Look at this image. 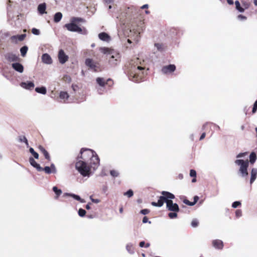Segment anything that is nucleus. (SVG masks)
Wrapping results in <instances>:
<instances>
[{"instance_id": "nucleus-1", "label": "nucleus", "mask_w": 257, "mask_h": 257, "mask_svg": "<svg viewBox=\"0 0 257 257\" xmlns=\"http://www.w3.org/2000/svg\"><path fill=\"white\" fill-rule=\"evenodd\" d=\"M80 156L78 157V161L75 167L78 171L84 177L89 176L90 167L96 170L99 165V159L96 153L92 150L82 148Z\"/></svg>"}, {"instance_id": "nucleus-2", "label": "nucleus", "mask_w": 257, "mask_h": 257, "mask_svg": "<svg viewBox=\"0 0 257 257\" xmlns=\"http://www.w3.org/2000/svg\"><path fill=\"white\" fill-rule=\"evenodd\" d=\"M126 73L130 80L135 82H139L145 75L144 68L140 66H137L130 63L127 66Z\"/></svg>"}, {"instance_id": "nucleus-3", "label": "nucleus", "mask_w": 257, "mask_h": 257, "mask_svg": "<svg viewBox=\"0 0 257 257\" xmlns=\"http://www.w3.org/2000/svg\"><path fill=\"white\" fill-rule=\"evenodd\" d=\"M100 51L104 54L109 56L108 63L111 66L114 67L119 63L121 56L117 51L105 47L101 48Z\"/></svg>"}, {"instance_id": "nucleus-4", "label": "nucleus", "mask_w": 257, "mask_h": 257, "mask_svg": "<svg viewBox=\"0 0 257 257\" xmlns=\"http://www.w3.org/2000/svg\"><path fill=\"white\" fill-rule=\"evenodd\" d=\"M161 193L162 195L159 197L158 202H152L151 203L153 206L161 207L163 206L165 202L166 203L167 206V202H171L172 199L175 198V195L170 192L163 191Z\"/></svg>"}, {"instance_id": "nucleus-5", "label": "nucleus", "mask_w": 257, "mask_h": 257, "mask_svg": "<svg viewBox=\"0 0 257 257\" xmlns=\"http://www.w3.org/2000/svg\"><path fill=\"white\" fill-rule=\"evenodd\" d=\"M64 27L70 32H77L80 34L86 35L88 33L87 30L85 28H81L78 26L75 23L72 22L70 20V23L66 24Z\"/></svg>"}, {"instance_id": "nucleus-6", "label": "nucleus", "mask_w": 257, "mask_h": 257, "mask_svg": "<svg viewBox=\"0 0 257 257\" xmlns=\"http://www.w3.org/2000/svg\"><path fill=\"white\" fill-rule=\"evenodd\" d=\"M234 163L240 166L239 172L242 177H246L248 176L247 168L248 167L249 162L247 160L242 159L236 160Z\"/></svg>"}, {"instance_id": "nucleus-7", "label": "nucleus", "mask_w": 257, "mask_h": 257, "mask_svg": "<svg viewBox=\"0 0 257 257\" xmlns=\"http://www.w3.org/2000/svg\"><path fill=\"white\" fill-rule=\"evenodd\" d=\"M96 82L100 87V88L97 89L98 93L99 94H101L102 93V91H103V89L102 88H104L107 85H108L109 86H111L113 84L112 80L110 78L105 79L104 78L97 77L96 79Z\"/></svg>"}, {"instance_id": "nucleus-8", "label": "nucleus", "mask_w": 257, "mask_h": 257, "mask_svg": "<svg viewBox=\"0 0 257 257\" xmlns=\"http://www.w3.org/2000/svg\"><path fill=\"white\" fill-rule=\"evenodd\" d=\"M176 69V66L174 64H169L164 66L162 68V72L164 74H167L173 72Z\"/></svg>"}, {"instance_id": "nucleus-9", "label": "nucleus", "mask_w": 257, "mask_h": 257, "mask_svg": "<svg viewBox=\"0 0 257 257\" xmlns=\"http://www.w3.org/2000/svg\"><path fill=\"white\" fill-rule=\"evenodd\" d=\"M58 59L59 62L61 64H63L68 61V56L65 54L63 50L61 49L59 51Z\"/></svg>"}, {"instance_id": "nucleus-10", "label": "nucleus", "mask_w": 257, "mask_h": 257, "mask_svg": "<svg viewBox=\"0 0 257 257\" xmlns=\"http://www.w3.org/2000/svg\"><path fill=\"white\" fill-rule=\"evenodd\" d=\"M167 209L172 212H179V207L178 205L176 203H173V201L171 202H167Z\"/></svg>"}, {"instance_id": "nucleus-11", "label": "nucleus", "mask_w": 257, "mask_h": 257, "mask_svg": "<svg viewBox=\"0 0 257 257\" xmlns=\"http://www.w3.org/2000/svg\"><path fill=\"white\" fill-rule=\"evenodd\" d=\"M43 171L47 174H50L51 173L55 174L57 172V169L53 163H52L50 167L46 166L44 168H42V171Z\"/></svg>"}, {"instance_id": "nucleus-12", "label": "nucleus", "mask_w": 257, "mask_h": 257, "mask_svg": "<svg viewBox=\"0 0 257 257\" xmlns=\"http://www.w3.org/2000/svg\"><path fill=\"white\" fill-rule=\"evenodd\" d=\"M5 58L9 62H16L19 60V57L16 54L13 53H7L5 55Z\"/></svg>"}, {"instance_id": "nucleus-13", "label": "nucleus", "mask_w": 257, "mask_h": 257, "mask_svg": "<svg viewBox=\"0 0 257 257\" xmlns=\"http://www.w3.org/2000/svg\"><path fill=\"white\" fill-rule=\"evenodd\" d=\"M41 59L43 63L46 64L50 65L53 62L51 56L47 53L43 54L42 56Z\"/></svg>"}, {"instance_id": "nucleus-14", "label": "nucleus", "mask_w": 257, "mask_h": 257, "mask_svg": "<svg viewBox=\"0 0 257 257\" xmlns=\"http://www.w3.org/2000/svg\"><path fill=\"white\" fill-rule=\"evenodd\" d=\"M20 86L26 89L31 90L35 86L34 83L32 81L22 82L20 83Z\"/></svg>"}, {"instance_id": "nucleus-15", "label": "nucleus", "mask_w": 257, "mask_h": 257, "mask_svg": "<svg viewBox=\"0 0 257 257\" xmlns=\"http://www.w3.org/2000/svg\"><path fill=\"white\" fill-rule=\"evenodd\" d=\"M26 37V35L21 34V35H14L11 37V40L12 42L17 43L18 41H23Z\"/></svg>"}, {"instance_id": "nucleus-16", "label": "nucleus", "mask_w": 257, "mask_h": 257, "mask_svg": "<svg viewBox=\"0 0 257 257\" xmlns=\"http://www.w3.org/2000/svg\"><path fill=\"white\" fill-rule=\"evenodd\" d=\"M212 245L218 249H222L223 247V241L219 239H215L212 241Z\"/></svg>"}, {"instance_id": "nucleus-17", "label": "nucleus", "mask_w": 257, "mask_h": 257, "mask_svg": "<svg viewBox=\"0 0 257 257\" xmlns=\"http://www.w3.org/2000/svg\"><path fill=\"white\" fill-rule=\"evenodd\" d=\"M12 68L16 71L19 73H22L24 71V67L20 63L16 62L12 64Z\"/></svg>"}, {"instance_id": "nucleus-18", "label": "nucleus", "mask_w": 257, "mask_h": 257, "mask_svg": "<svg viewBox=\"0 0 257 257\" xmlns=\"http://www.w3.org/2000/svg\"><path fill=\"white\" fill-rule=\"evenodd\" d=\"M64 196H70L74 198V199L79 201L81 203H84L85 202V201L84 199L81 198V197L76 194H73V193H65L64 194Z\"/></svg>"}, {"instance_id": "nucleus-19", "label": "nucleus", "mask_w": 257, "mask_h": 257, "mask_svg": "<svg viewBox=\"0 0 257 257\" xmlns=\"http://www.w3.org/2000/svg\"><path fill=\"white\" fill-rule=\"evenodd\" d=\"M29 162L33 167L35 168L38 171H42V167H41L40 165L35 161L33 158L30 157L29 158Z\"/></svg>"}, {"instance_id": "nucleus-20", "label": "nucleus", "mask_w": 257, "mask_h": 257, "mask_svg": "<svg viewBox=\"0 0 257 257\" xmlns=\"http://www.w3.org/2000/svg\"><path fill=\"white\" fill-rule=\"evenodd\" d=\"M85 65L92 69H95L96 68V63L90 58H87L85 62Z\"/></svg>"}, {"instance_id": "nucleus-21", "label": "nucleus", "mask_w": 257, "mask_h": 257, "mask_svg": "<svg viewBox=\"0 0 257 257\" xmlns=\"http://www.w3.org/2000/svg\"><path fill=\"white\" fill-rule=\"evenodd\" d=\"M98 38L100 40L104 42H109L110 40V36L105 32H101L98 34Z\"/></svg>"}, {"instance_id": "nucleus-22", "label": "nucleus", "mask_w": 257, "mask_h": 257, "mask_svg": "<svg viewBox=\"0 0 257 257\" xmlns=\"http://www.w3.org/2000/svg\"><path fill=\"white\" fill-rule=\"evenodd\" d=\"M46 4L44 3L40 4L38 5V11L41 15H43L46 13Z\"/></svg>"}, {"instance_id": "nucleus-23", "label": "nucleus", "mask_w": 257, "mask_h": 257, "mask_svg": "<svg viewBox=\"0 0 257 257\" xmlns=\"http://www.w3.org/2000/svg\"><path fill=\"white\" fill-rule=\"evenodd\" d=\"M39 150L43 154L45 158L48 161L50 160V157L49 153L46 150V149L42 146L39 147Z\"/></svg>"}, {"instance_id": "nucleus-24", "label": "nucleus", "mask_w": 257, "mask_h": 257, "mask_svg": "<svg viewBox=\"0 0 257 257\" xmlns=\"http://www.w3.org/2000/svg\"><path fill=\"white\" fill-rule=\"evenodd\" d=\"M257 175V169L256 168H253L251 170V177L250 180V184H252L254 180H255L256 178Z\"/></svg>"}, {"instance_id": "nucleus-25", "label": "nucleus", "mask_w": 257, "mask_h": 257, "mask_svg": "<svg viewBox=\"0 0 257 257\" xmlns=\"http://www.w3.org/2000/svg\"><path fill=\"white\" fill-rule=\"evenodd\" d=\"M59 97L61 99L63 100L64 102H66V101L69 98V95L66 91H61L59 93Z\"/></svg>"}, {"instance_id": "nucleus-26", "label": "nucleus", "mask_w": 257, "mask_h": 257, "mask_svg": "<svg viewBox=\"0 0 257 257\" xmlns=\"http://www.w3.org/2000/svg\"><path fill=\"white\" fill-rule=\"evenodd\" d=\"M127 251L131 254L135 253L134 248L133 244L132 243H128L125 246Z\"/></svg>"}, {"instance_id": "nucleus-27", "label": "nucleus", "mask_w": 257, "mask_h": 257, "mask_svg": "<svg viewBox=\"0 0 257 257\" xmlns=\"http://www.w3.org/2000/svg\"><path fill=\"white\" fill-rule=\"evenodd\" d=\"M62 14L61 12L56 13L54 16V21L55 23L59 22L62 18Z\"/></svg>"}, {"instance_id": "nucleus-28", "label": "nucleus", "mask_w": 257, "mask_h": 257, "mask_svg": "<svg viewBox=\"0 0 257 257\" xmlns=\"http://www.w3.org/2000/svg\"><path fill=\"white\" fill-rule=\"evenodd\" d=\"M18 141L20 143H24L27 147H29L28 141L26 137L24 136H20L18 137Z\"/></svg>"}, {"instance_id": "nucleus-29", "label": "nucleus", "mask_w": 257, "mask_h": 257, "mask_svg": "<svg viewBox=\"0 0 257 257\" xmlns=\"http://www.w3.org/2000/svg\"><path fill=\"white\" fill-rule=\"evenodd\" d=\"M35 91L39 93H41L42 94H45L47 92L46 88L44 86H42L41 87H36L35 88Z\"/></svg>"}, {"instance_id": "nucleus-30", "label": "nucleus", "mask_w": 257, "mask_h": 257, "mask_svg": "<svg viewBox=\"0 0 257 257\" xmlns=\"http://www.w3.org/2000/svg\"><path fill=\"white\" fill-rule=\"evenodd\" d=\"M234 3L236 9L239 12L243 13L244 11V9L240 6V3L238 1H236Z\"/></svg>"}, {"instance_id": "nucleus-31", "label": "nucleus", "mask_w": 257, "mask_h": 257, "mask_svg": "<svg viewBox=\"0 0 257 257\" xmlns=\"http://www.w3.org/2000/svg\"><path fill=\"white\" fill-rule=\"evenodd\" d=\"M155 47L159 52H162L165 50L164 45L161 43H155Z\"/></svg>"}, {"instance_id": "nucleus-32", "label": "nucleus", "mask_w": 257, "mask_h": 257, "mask_svg": "<svg viewBox=\"0 0 257 257\" xmlns=\"http://www.w3.org/2000/svg\"><path fill=\"white\" fill-rule=\"evenodd\" d=\"M256 160V155L254 152H252L249 155V162L253 164Z\"/></svg>"}, {"instance_id": "nucleus-33", "label": "nucleus", "mask_w": 257, "mask_h": 257, "mask_svg": "<svg viewBox=\"0 0 257 257\" xmlns=\"http://www.w3.org/2000/svg\"><path fill=\"white\" fill-rule=\"evenodd\" d=\"M52 190L56 195V198H58L62 194V190L60 189H58L56 186H54L52 188Z\"/></svg>"}, {"instance_id": "nucleus-34", "label": "nucleus", "mask_w": 257, "mask_h": 257, "mask_svg": "<svg viewBox=\"0 0 257 257\" xmlns=\"http://www.w3.org/2000/svg\"><path fill=\"white\" fill-rule=\"evenodd\" d=\"M28 47L26 46H23L20 49L21 54L23 57H24L26 55V54L28 51Z\"/></svg>"}, {"instance_id": "nucleus-35", "label": "nucleus", "mask_w": 257, "mask_h": 257, "mask_svg": "<svg viewBox=\"0 0 257 257\" xmlns=\"http://www.w3.org/2000/svg\"><path fill=\"white\" fill-rule=\"evenodd\" d=\"M110 175L114 177V178H115V177H117L119 176V173L118 171L117 170H111L110 171Z\"/></svg>"}, {"instance_id": "nucleus-36", "label": "nucleus", "mask_w": 257, "mask_h": 257, "mask_svg": "<svg viewBox=\"0 0 257 257\" xmlns=\"http://www.w3.org/2000/svg\"><path fill=\"white\" fill-rule=\"evenodd\" d=\"M29 151L35 159H38L39 158V154L35 151L33 148H30Z\"/></svg>"}, {"instance_id": "nucleus-37", "label": "nucleus", "mask_w": 257, "mask_h": 257, "mask_svg": "<svg viewBox=\"0 0 257 257\" xmlns=\"http://www.w3.org/2000/svg\"><path fill=\"white\" fill-rule=\"evenodd\" d=\"M71 20H72V22H74L75 23L85 22V21L83 19L77 17H73L71 19Z\"/></svg>"}, {"instance_id": "nucleus-38", "label": "nucleus", "mask_w": 257, "mask_h": 257, "mask_svg": "<svg viewBox=\"0 0 257 257\" xmlns=\"http://www.w3.org/2000/svg\"><path fill=\"white\" fill-rule=\"evenodd\" d=\"M124 196H127L128 198L132 197L134 195V192L132 189H129L126 192L123 193Z\"/></svg>"}, {"instance_id": "nucleus-39", "label": "nucleus", "mask_w": 257, "mask_h": 257, "mask_svg": "<svg viewBox=\"0 0 257 257\" xmlns=\"http://www.w3.org/2000/svg\"><path fill=\"white\" fill-rule=\"evenodd\" d=\"M63 79L65 82L69 83L71 82V78L70 76L68 75H65L63 76Z\"/></svg>"}, {"instance_id": "nucleus-40", "label": "nucleus", "mask_w": 257, "mask_h": 257, "mask_svg": "<svg viewBox=\"0 0 257 257\" xmlns=\"http://www.w3.org/2000/svg\"><path fill=\"white\" fill-rule=\"evenodd\" d=\"M78 213L80 217H84L85 215L86 211L82 208H80L78 210Z\"/></svg>"}, {"instance_id": "nucleus-41", "label": "nucleus", "mask_w": 257, "mask_h": 257, "mask_svg": "<svg viewBox=\"0 0 257 257\" xmlns=\"http://www.w3.org/2000/svg\"><path fill=\"white\" fill-rule=\"evenodd\" d=\"M198 224H199V222L198 221L197 219H194L192 220V222H191V226L193 227H196L198 226Z\"/></svg>"}, {"instance_id": "nucleus-42", "label": "nucleus", "mask_w": 257, "mask_h": 257, "mask_svg": "<svg viewBox=\"0 0 257 257\" xmlns=\"http://www.w3.org/2000/svg\"><path fill=\"white\" fill-rule=\"evenodd\" d=\"M177 212H170L168 214V216L170 218H171V219H173V218H176L177 217Z\"/></svg>"}, {"instance_id": "nucleus-43", "label": "nucleus", "mask_w": 257, "mask_h": 257, "mask_svg": "<svg viewBox=\"0 0 257 257\" xmlns=\"http://www.w3.org/2000/svg\"><path fill=\"white\" fill-rule=\"evenodd\" d=\"M241 205V203L240 201H234L232 204V207L234 208H237L238 206H240Z\"/></svg>"}, {"instance_id": "nucleus-44", "label": "nucleus", "mask_w": 257, "mask_h": 257, "mask_svg": "<svg viewBox=\"0 0 257 257\" xmlns=\"http://www.w3.org/2000/svg\"><path fill=\"white\" fill-rule=\"evenodd\" d=\"M32 33L35 35H39L40 34L39 30L36 28H33L32 29Z\"/></svg>"}, {"instance_id": "nucleus-45", "label": "nucleus", "mask_w": 257, "mask_h": 257, "mask_svg": "<svg viewBox=\"0 0 257 257\" xmlns=\"http://www.w3.org/2000/svg\"><path fill=\"white\" fill-rule=\"evenodd\" d=\"M190 176L191 177H196V172L195 170L191 169L190 171Z\"/></svg>"}, {"instance_id": "nucleus-46", "label": "nucleus", "mask_w": 257, "mask_h": 257, "mask_svg": "<svg viewBox=\"0 0 257 257\" xmlns=\"http://www.w3.org/2000/svg\"><path fill=\"white\" fill-rule=\"evenodd\" d=\"M183 203H185L186 205H189V206H193L194 205L193 202H190L187 199H184L183 200Z\"/></svg>"}, {"instance_id": "nucleus-47", "label": "nucleus", "mask_w": 257, "mask_h": 257, "mask_svg": "<svg viewBox=\"0 0 257 257\" xmlns=\"http://www.w3.org/2000/svg\"><path fill=\"white\" fill-rule=\"evenodd\" d=\"M257 110V100L254 102L253 106L252 109V112L254 113Z\"/></svg>"}, {"instance_id": "nucleus-48", "label": "nucleus", "mask_w": 257, "mask_h": 257, "mask_svg": "<svg viewBox=\"0 0 257 257\" xmlns=\"http://www.w3.org/2000/svg\"><path fill=\"white\" fill-rule=\"evenodd\" d=\"M247 154V152L240 153L238 155H236V158H242V157H244V156H245Z\"/></svg>"}, {"instance_id": "nucleus-49", "label": "nucleus", "mask_w": 257, "mask_h": 257, "mask_svg": "<svg viewBox=\"0 0 257 257\" xmlns=\"http://www.w3.org/2000/svg\"><path fill=\"white\" fill-rule=\"evenodd\" d=\"M237 19L240 21H245L246 20L247 18L245 16H243L242 15H239L237 16Z\"/></svg>"}, {"instance_id": "nucleus-50", "label": "nucleus", "mask_w": 257, "mask_h": 257, "mask_svg": "<svg viewBox=\"0 0 257 257\" xmlns=\"http://www.w3.org/2000/svg\"><path fill=\"white\" fill-rule=\"evenodd\" d=\"M150 212V210L148 209H144L141 210L140 213L142 214L146 215Z\"/></svg>"}, {"instance_id": "nucleus-51", "label": "nucleus", "mask_w": 257, "mask_h": 257, "mask_svg": "<svg viewBox=\"0 0 257 257\" xmlns=\"http://www.w3.org/2000/svg\"><path fill=\"white\" fill-rule=\"evenodd\" d=\"M235 215L236 217H240L242 215L241 210L240 209L236 210L235 211Z\"/></svg>"}, {"instance_id": "nucleus-52", "label": "nucleus", "mask_w": 257, "mask_h": 257, "mask_svg": "<svg viewBox=\"0 0 257 257\" xmlns=\"http://www.w3.org/2000/svg\"><path fill=\"white\" fill-rule=\"evenodd\" d=\"M90 199L91 200V201L95 203H98L100 202V200L98 199H94L91 196L90 197Z\"/></svg>"}, {"instance_id": "nucleus-53", "label": "nucleus", "mask_w": 257, "mask_h": 257, "mask_svg": "<svg viewBox=\"0 0 257 257\" xmlns=\"http://www.w3.org/2000/svg\"><path fill=\"white\" fill-rule=\"evenodd\" d=\"M143 222L144 223H146L147 222H148L150 224L151 223V222L150 221H149L148 217L146 216L144 217V218L143 219Z\"/></svg>"}, {"instance_id": "nucleus-54", "label": "nucleus", "mask_w": 257, "mask_h": 257, "mask_svg": "<svg viewBox=\"0 0 257 257\" xmlns=\"http://www.w3.org/2000/svg\"><path fill=\"white\" fill-rule=\"evenodd\" d=\"M242 5H243V7H244V10L247 9L249 7V4L246 2H243Z\"/></svg>"}, {"instance_id": "nucleus-55", "label": "nucleus", "mask_w": 257, "mask_h": 257, "mask_svg": "<svg viewBox=\"0 0 257 257\" xmlns=\"http://www.w3.org/2000/svg\"><path fill=\"white\" fill-rule=\"evenodd\" d=\"M199 200V197L197 196H195L194 197V201H193L194 204L195 205L196 202L198 201V200Z\"/></svg>"}, {"instance_id": "nucleus-56", "label": "nucleus", "mask_w": 257, "mask_h": 257, "mask_svg": "<svg viewBox=\"0 0 257 257\" xmlns=\"http://www.w3.org/2000/svg\"><path fill=\"white\" fill-rule=\"evenodd\" d=\"M139 245L141 247H145V242L144 241H141L139 243Z\"/></svg>"}, {"instance_id": "nucleus-57", "label": "nucleus", "mask_w": 257, "mask_h": 257, "mask_svg": "<svg viewBox=\"0 0 257 257\" xmlns=\"http://www.w3.org/2000/svg\"><path fill=\"white\" fill-rule=\"evenodd\" d=\"M105 3L109 4L113 3V0H103Z\"/></svg>"}, {"instance_id": "nucleus-58", "label": "nucleus", "mask_w": 257, "mask_h": 257, "mask_svg": "<svg viewBox=\"0 0 257 257\" xmlns=\"http://www.w3.org/2000/svg\"><path fill=\"white\" fill-rule=\"evenodd\" d=\"M107 190V187L106 186H103L102 187V191L103 192H106Z\"/></svg>"}, {"instance_id": "nucleus-59", "label": "nucleus", "mask_w": 257, "mask_h": 257, "mask_svg": "<svg viewBox=\"0 0 257 257\" xmlns=\"http://www.w3.org/2000/svg\"><path fill=\"white\" fill-rule=\"evenodd\" d=\"M205 135H206V134L205 133H202L200 136V140H203L205 137Z\"/></svg>"}, {"instance_id": "nucleus-60", "label": "nucleus", "mask_w": 257, "mask_h": 257, "mask_svg": "<svg viewBox=\"0 0 257 257\" xmlns=\"http://www.w3.org/2000/svg\"><path fill=\"white\" fill-rule=\"evenodd\" d=\"M227 2L230 5H232L234 3L233 0H227Z\"/></svg>"}, {"instance_id": "nucleus-61", "label": "nucleus", "mask_w": 257, "mask_h": 257, "mask_svg": "<svg viewBox=\"0 0 257 257\" xmlns=\"http://www.w3.org/2000/svg\"><path fill=\"white\" fill-rule=\"evenodd\" d=\"M149 7V5L148 4H145L144 5H143L142 7H141V9H147V8H148Z\"/></svg>"}, {"instance_id": "nucleus-62", "label": "nucleus", "mask_w": 257, "mask_h": 257, "mask_svg": "<svg viewBox=\"0 0 257 257\" xmlns=\"http://www.w3.org/2000/svg\"><path fill=\"white\" fill-rule=\"evenodd\" d=\"M86 209H87V210H89L90 209V203H88L86 205Z\"/></svg>"}, {"instance_id": "nucleus-63", "label": "nucleus", "mask_w": 257, "mask_h": 257, "mask_svg": "<svg viewBox=\"0 0 257 257\" xmlns=\"http://www.w3.org/2000/svg\"><path fill=\"white\" fill-rule=\"evenodd\" d=\"M178 178L180 179H182L183 178V174H180L179 175H178Z\"/></svg>"}, {"instance_id": "nucleus-64", "label": "nucleus", "mask_w": 257, "mask_h": 257, "mask_svg": "<svg viewBox=\"0 0 257 257\" xmlns=\"http://www.w3.org/2000/svg\"><path fill=\"white\" fill-rule=\"evenodd\" d=\"M150 246V244L149 243H147L145 244V247L147 248L149 247Z\"/></svg>"}]
</instances>
